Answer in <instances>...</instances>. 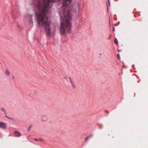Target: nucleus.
I'll list each match as a JSON object with an SVG mask.
<instances>
[{"instance_id": "9b49d317", "label": "nucleus", "mask_w": 148, "mask_h": 148, "mask_svg": "<svg viewBox=\"0 0 148 148\" xmlns=\"http://www.w3.org/2000/svg\"><path fill=\"white\" fill-rule=\"evenodd\" d=\"M91 137V136H89L87 137L86 138V140H87L89 138H90Z\"/></svg>"}, {"instance_id": "9d476101", "label": "nucleus", "mask_w": 148, "mask_h": 148, "mask_svg": "<svg viewBox=\"0 0 148 148\" xmlns=\"http://www.w3.org/2000/svg\"><path fill=\"white\" fill-rule=\"evenodd\" d=\"M1 110L4 112L5 114L6 113V112L5 110H4V109L3 108L1 107Z\"/></svg>"}, {"instance_id": "412c9836", "label": "nucleus", "mask_w": 148, "mask_h": 148, "mask_svg": "<svg viewBox=\"0 0 148 148\" xmlns=\"http://www.w3.org/2000/svg\"><path fill=\"white\" fill-rule=\"evenodd\" d=\"M60 16H61V19H62V17H61V15H60Z\"/></svg>"}, {"instance_id": "f3484780", "label": "nucleus", "mask_w": 148, "mask_h": 148, "mask_svg": "<svg viewBox=\"0 0 148 148\" xmlns=\"http://www.w3.org/2000/svg\"><path fill=\"white\" fill-rule=\"evenodd\" d=\"M106 112L108 113H110L107 110L106 111Z\"/></svg>"}, {"instance_id": "2eb2a0df", "label": "nucleus", "mask_w": 148, "mask_h": 148, "mask_svg": "<svg viewBox=\"0 0 148 148\" xmlns=\"http://www.w3.org/2000/svg\"><path fill=\"white\" fill-rule=\"evenodd\" d=\"M112 31L113 32H114L115 31V29L114 28V27L112 29Z\"/></svg>"}, {"instance_id": "4468645a", "label": "nucleus", "mask_w": 148, "mask_h": 148, "mask_svg": "<svg viewBox=\"0 0 148 148\" xmlns=\"http://www.w3.org/2000/svg\"><path fill=\"white\" fill-rule=\"evenodd\" d=\"M34 140L36 141H39V140H38L36 139V138H34Z\"/></svg>"}, {"instance_id": "6ab92c4d", "label": "nucleus", "mask_w": 148, "mask_h": 148, "mask_svg": "<svg viewBox=\"0 0 148 148\" xmlns=\"http://www.w3.org/2000/svg\"><path fill=\"white\" fill-rule=\"evenodd\" d=\"M108 3H110L109 0H108Z\"/></svg>"}, {"instance_id": "20e7f679", "label": "nucleus", "mask_w": 148, "mask_h": 148, "mask_svg": "<svg viewBox=\"0 0 148 148\" xmlns=\"http://www.w3.org/2000/svg\"><path fill=\"white\" fill-rule=\"evenodd\" d=\"M5 124L3 122H0V127L5 129Z\"/></svg>"}, {"instance_id": "0eeeda50", "label": "nucleus", "mask_w": 148, "mask_h": 148, "mask_svg": "<svg viewBox=\"0 0 148 148\" xmlns=\"http://www.w3.org/2000/svg\"><path fill=\"white\" fill-rule=\"evenodd\" d=\"M114 43H115V44L117 45L118 44V42L117 40V39L116 38H115V39L114 40Z\"/></svg>"}, {"instance_id": "1a4fd4ad", "label": "nucleus", "mask_w": 148, "mask_h": 148, "mask_svg": "<svg viewBox=\"0 0 148 148\" xmlns=\"http://www.w3.org/2000/svg\"><path fill=\"white\" fill-rule=\"evenodd\" d=\"M5 74L7 75H9L10 74V72L8 70H7L5 72Z\"/></svg>"}, {"instance_id": "423d86ee", "label": "nucleus", "mask_w": 148, "mask_h": 148, "mask_svg": "<svg viewBox=\"0 0 148 148\" xmlns=\"http://www.w3.org/2000/svg\"><path fill=\"white\" fill-rule=\"evenodd\" d=\"M32 16H33L32 15H30L29 16V21L30 23L31 24H32L33 23V19L32 18Z\"/></svg>"}, {"instance_id": "dca6fc26", "label": "nucleus", "mask_w": 148, "mask_h": 148, "mask_svg": "<svg viewBox=\"0 0 148 148\" xmlns=\"http://www.w3.org/2000/svg\"><path fill=\"white\" fill-rule=\"evenodd\" d=\"M38 140L39 141H43V140L42 139H40Z\"/></svg>"}, {"instance_id": "f8f14e48", "label": "nucleus", "mask_w": 148, "mask_h": 148, "mask_svg": "<svg viewBox=\"0 0 148 148\" xmlns=\"http://www.w3.org/2000/svg\"><path fill=\"white\" fill-rule=\"evenodd\" d=\"M32 127V126L30 125V126L29 127H28V130H27L28 131H29L31 129V127Z\"/></svg>"}, {"instance_id": "6e6552de", "label": "nucleus", "mask_w": 148, "mask_h": 148, "mask_svg": "<svg viewBox=\"0 0 148 148\" xmlns=\"http://www.w3.org/2000/svg\"><path fill=\"white\" fill-rule=\"evenodd\" d=\"M69 78L70 80V82L71 83V84H72V85L73 86V82L71 78L70 77H69Z\"/></svg>"}, {"instance_id": "f03ea898", "label": "nucleus", "mask_w": 148, "mask_h": 148, "mask_svg": "<svg viewBox=\"0 0 148 148\" xmlns=\"http://www.w3.org/2000/svg\"><path fill=\"white\" fill-rule=\"evenodd\" d=\"M63 12L64 17L62 18L63 22H61L60 29L62 34L66 35L71 33V24L69 21L71 20V17L69 11L66 12L65 10H63Z\"/></svg>"}, {"instance_id": "39448f33", "label": "nucleus", "mask_w": 148, "mask_h": 148, "mask_svg": "<svg viewBox=\"0 0 148 148\" xmlns=\"http://www.w3.org/2000/svg\"><path fill=\"white\" fill-rule=\"evenodd\" d=\"M14 135L16 136L19 137L21 136V133L18 131H15L14 132Z\"/></svg>"}, {"instance_id": "a211bd4d", "label": "nucleus", "mask_w": 148, "mask_h": 148, "mask_svg": "<svg viewBox=\"0 0 148 148\" xmlns=\"http://www.w3.org/2000/svg\"><path fill=\"white\" fill-rule=\"evenodd\" d=\"M8 119H11V118H10V117H8Z\"/></svg>"}, {"instance_id": "f257e3e1", "label": "nucleus", "mask_w": 148, "mask_h": 148, "mask_svg": "<svg viewBox=\"0 0 148 148\" xmlns=\"http://www.w3.org/2000/svg\"><path fill=\"white\" fill-rule=\"evenodd\" d=\"M71 0H63V6H66ZM56 0H39L35 2L36 7L38 10L36 13V16L38 23L45 29L46 36H50V28H49L50 22L48 21L47 15L49 10V4L51 2H54Z\"/></svg>"}, {"instance_id": "7ed1b4c3", "label": "nucleus", "mask_w": 148, "mask_h": 148, "mask_svg": "<svg viewBox=\"0 0 148 148\" xmlns=\"http://www.w3.org/2000/svg\"><path fill=\"white\" fill-rule=\"evenodd\" d=\"M48 117L45 115H42L40 117V119L42 121H45L48 120Z\"/></svg>"}, {"instance_id": "aec40b11", "label": "nucleus", "mask_w": 148, "mask_h": 148, "mask_svg": "<svg viewBox=\"0 0 148 148\" xmlns=\"http://www.w3.org/2000/svg\"><path fill=\"white\" fill-rule=\"evenodd\" d=\"M5 116L7 118H8V116H7L6 115H5Z\"/></svg>"}, {"instance_id": "ddd939ff", "label": "nucleus", "mask_w": 148, "mask_h": 148, "mask_svg": "<svg viewBox=\"0 0 148 148\" xmlns=\"http://www.w3.org/2000/svg\"><path fill=\"white\" fill-rule=\"evenodd\" d=\"M117 57H118V59L119 60L120 58V55L119 54H117Z\"/></svg>"}]
</instances>
